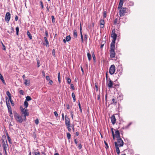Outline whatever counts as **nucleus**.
Returning <instances> with one entry per match:
<instances>
[{
	"label": "nucleus",
	"mask_w": 155,
	"mask_h": 155,
	"mask_svg": "<svg viewBox=\"0 0 155 155\" xmlns=\"http://www.w3.org/2000/svg\"><path fill=\"white\" fill-rule=\"evenodd\" d=\"M14 117L16 121L20 123H21L23 121V119L20 115L14 112Z\"/></svg>",
	"instance_id": "f257e3e1"
},
{
	"label": "nucleus",
	"mask_w": 155,
	"mask_h": 155,
	"mask_svg": "<svg viewBox=\"0 0 155 155\" xmlns=\"http://www.w3.org/2000/svg\"><path fill=\"white\" fill-rule=\"evenodd\" d=\"M111 37L113 39V40L112 41L110 45H115V41L117 37V35L114 32V30L112 31Z\"/></svg>",
	"instance_id": "f03ea898"
},
{
	"label": "nucleus",
	"mask_w": 155,
	"mask_h": 155,
	"mask_svg": "<svg viewBox=\"0 0 155 155\" xmlns=\"http://www.w3.org/2000/svg\"><path fill=\"white\" fill-rule=\"evenodd\" d=\"M115 45H110V56L111 58L115 57V53L114 51Z\"/></svg>",
	"instance_id": "7ed1b4c3"
},
{
	"label": "nucleus",
	"mask_w": 155,
	"mask_h": 155,
	"mask_svg": "<svg viewBox=\"0 0 155 155\" xmlns=\"http://www.w3.org/2000/svg\"><path fill=\"white\" fill-rule=\"evenodd\" d=\"M20 108L21 112L24 115V116L25 117V118H26V116L29 115V114L28 112V110H27V109H26L25 107L24 108L21 106L20 107Z\"/></svg>",
	"instance_id": "20e7f679"
},
{
	"label": "nucleus",
	"mask_w": 155,
	"mask_h": 155,
	"mask_svg": "<svg viewBox=\"0 0 155 155\" xmlns=\"http://www.w3.org/2000/svg\"><path fill=\"white\" fill-rule=\"evenodd\" d=\"M120 10V17L124 16L127 12V8H121Z\"/></svg>",
	"instance_id": "39448f33"
},
{
	"label": "nucleus",
	"mask_w": 155,
	"mask_h": 155,
	"mask_svg": "<svg viewBox=\"0 0 155 155\" xmlns=\"http://www.w3.org/2000/svg\"><path fill=\"white\" fill-rule=\"evenodd\" d=\"M106 84L109 88L113 87V82L110 78L109 79L108 81H107Z\"/></svg>",
	"instance_id": "423d86ee"
},
{
	"label": "nucleus",
	"mask_w": 155,
	"mask_h": 155,
	"mask_svg": "<svg viewBox=\"0 0 155 155\" xmlns=\"http://www.w3.org/2000/svg\"><path fill=\"white\" fill-rule=\"evenodd\" d=\"M115 71V67L114 65H112L109 69V72L111 75L113 74Z\"/></svg>",
	"instance_id": "0eeeda50"
},
{
	"label": "nucleus",
	"mask_w": 155,
	"mask_h": 155,
	"mask_svg": "<svg viewBox=\"0 0 155 155\" xmlns=\"http://www.w3.org/2000/svg\"><path fill=\"white\" fill-rule=\"evenodd\" d=\"M117 144L119 147H122L124 145V142L120 138H117Z\"/></svg>",
	"instance_id": "6e6552de"
},
{
	"label": "nucleus",
	"mask_w": 155,
	"mask_h": 155,
	"mask_svg": "<svg viewBox=\"0 0 155 155\" xmlns=\"http://www.w3.org/2000/svg\"><path fill=\"white\" fill-rule=\"evenodd\" d=\"M65 123L67 127L71 126L70 119L67 116H65Z\"/></svg>",
	"instance_id": "1a4fd4ad"
},
{
	"label": "nucleus",
	"mask_w": 155,
	"mask_h": 155,
	"mask_svg": "<svg viewBox=\"0 0 155 155\" xmlns=\"http://www.w3.org/2000/svg\"><path fill=\"white\" fill-rule=\"evenodd\" d=\"M11 18V15L9 12H7L5 16V20L6 21H8L7 22H8Z\"/></svg>",
	"instance_id": "9d476101"
},
{
	"label": "nucleus",
	"mask_w": 155,
	"mask_h": 155,
	"mask_svg": "<svg viewBox=\"0 0 155 155\" xmlns=\"http://www.w3.org/2000/svg\"><path fill=\"white\" fill-rule=\"evenodd\" d=\"M110 118L112 124L114 125L116 122V119L115 116L114 115H112L111 116Z\"/></svg>",
	"instance_id": "9b49d317"
},
{
	"label": "nucleus",
	"mask_w": 155,
	"mask_h": 155,
	"mask_svg": "<svg viewBox=\"0 0 155 155\" xmlns=\"http://www.w3.org/2000/svg\"><path fill=\"white\" fill-rule=\"evenodd\" d=\"M115 145L116 150V152L118 154H119L120 153V150L119 148V146L117 144V143L116 142L114 143Z\"/></svg>",
	"instance_id": "f8f14e48"
},
{
	"label": "nucleus",
	"mask_w": 155,
	"mask_h": 155,
	"mask_svg": "<svg viewBox=\"0 0 155 155\" xmlns=\"http://www.w3.org/2000/svg\"><path fill=\"white\" fill-rule=\"evenodd\" d=\"M124 0H120L119 4L118 7V9H120L123 6Z\"/></svg>",
	"instance_id": "ddd939ff"
},
{
	"label": "nucleus",
	"mask_w": 155,
	"mask_h": 155,
	"mask_svg": "<svg viewBox=\"0 0 155 155\" xmlns=\"http://www.w3.org/2000/svg\"><path fill=\"white\" fill-rule=\"evenodd\" d=\"M104 19H101L100 20V28H103L104 27Z\"/></svg>",
	"instance_id": "4468645a"
},
{
	"label": "nucleus",
	"mask_w": 155,
	"mask_h": 155,
	"mask_svg": "<svg viewBox=\"0 0 155 155\" xmlns=\"http://www.w3.org/2000/svg\"><path fill=\"white\" fill-rule=\"evenodd\" d=\"M115 137L117 138H118L120 137V132L118 130L115 131Z\"/></svg>",
	"instance_id": "2eb2a0df"
},
{
	"label": "nucleus",
	"mask_w": 155,
	"mask_h": 155,
	"mask_svg": "<svg viewBox=\"0 0 155 155\" xmlns=\"http://www.w3.org/2000/svg\"><path fill=\"white\" fill-rule=\"evenodd\" d=\"M8 147V145L7 144V142H6V143L4 142L3 145V149L4 150L5 152H6V150Z\"/></svg>",
	"instance_id": "dca6fc26"
},
{
	"label": "nucleus",
	"mask_w": 155,
	"mask_h": 155,
	"mask_svg": "<svg viewBox=\"0 0 155 155\" xmlns=\"http://www.w3.org/2000/svg\"><path fill=\"white\" fill-rule=\"evenodd\" d=\"M24 84L26 86H29L30 85V81L27 79L25 80Z\"/></svg>",
	"instance_id": "f3484780"
},
{
	"label": "nucleus",
	"mask_w": 155,
	"mask_h": 155,
	"mask_svg": "<svg viewBox=\"0 0 155 155\" xmlns=\"http://www.w3.org/2000/svg\"><path fill=\"white\" fill-rule=\"evenodd\" d=\"M73 35L74 37L76 38L77 37V31L76 30H74L73 31Z\"/></svg>",
	"instance_id": "a211bd4d"
},
{
	"label": "nucleus",
	"mask_w": 155,
	"mask_h": 155,
	"mask_svg": "<svg viewBox=\"0 0 155 155\" xmlns=\"http://www.w3.org/2000/svg\"><path fill=\"white\" fill-rule=\"evenodd\" d=\"M14 30L13 27H11L9 31H8L7 32L10 34H11L14 31Z\"/></svg>",
	"instance_id": "6ab92c4d"
},
{
	"label": "nucleus",
	"mask_w": 155,
	"mask_h": 155,
	"mask_svg": "<svg viewBox=\"0 0 155 155\" xmlns=\"http://www.w3.org/2000/svg\"><path fill=\"white\" fill-rule=\"evenodd\" d=\"M27 34L30 39H32V35L28 31H27Z\"/></svg>",
	"instance_id": "aec40b11"
},
{
	"label": "nucleus",
	"mask_w": 155,
	"mask_h": 155,
	"mask_svg": "<svg viewBox=\"0 0 155 155\" xmlns=\"http://www.w3.org/2000/svg\"><path fill=\"white\" fill-rule=\"evenodd\" d=\"M44 40H45V42H46V43L45 45H46V46H47L48 45V44H49V42L48 41L46 37H45L44 38Z\"/></svg>",
	"instance_id": "412c9836"
},
{
	"label": "nucleus",
	"mask_w": 155,
	"mask_h": 155,
	"mask_svg": "<svg viewBox=\"0 0 155 155\" xmlns=\"http://www.w3.org/2000/svg\"><path fill=\"white\" fill-rule=\"evenodd\" d=\"M6 135L7 136V138L8 139V141L9 143H11V139L10 138V137H9L8 134H6Z\"/></svg>",
	"instance_id": "4be33fe9"
},
{
	"label": "nucleus",
	"mask_w": 155,
	"mask_h": 155,
	"mask_svg": "<svg viewBox=\"0 0 155 155\" xmlns=\"http://www.w3.org/2000/svg\"><path fill=\"white\" fill-rule=\"evenodd\" d=\"M31 98L29 96H28L26 97V99L25 101H31Z\"/></svg>",
	"instance_id": "5701e85b"
},
{
	"label": "nucleus",
	"mask_w": 155,
	"mask_h": 155,
	"mask_svg": "<svg viewBox=\"0 0 155 155\" xmlns=\"http://www.w3.org/2000/svg\"><path fill=\"white\" fill-rule=\"evenodd\" d=\"M87 56L88 58V59L89 61H90L91 59V55L89 53H87Z\"/></svg>",
	"instance_id": "b1692460"
},
{
	"label": "nucleus",
	"mask_w": 155,
	"mask_h": 155,
	"mask_svg": "<svg viewBox=\"0 0 155 155\" xmlns=\"http://www.w3.org/2000/svg\"><path fill=\"white\" fill-rule=\"evenodd\" d=\"M73 99L74 102L76 101L75 96L74 93H72L71 95Z\"/></svg>",
	"instance_id": "393cba45"
},
{
	"label": "nucleus",
	"mask_w": 155,
	"mask_h": 155,
	"mask_svg": "<svg viewBox=\"0 0 155 155\" xmlns=\"http://www.w3.org/2000/svg\"><path fill=\"white\" fill-rule=\"evenodd\" d=\"M71 39V37L69 35L67 36L66 38V40L67 41H69Z\"/></svg>",
	"instance_id": "a878e982"
},
{
	"label": "nucleus",
	"mask_w": 155,
	"mask_h": 155,
	"mask_svg": "<svg viewBox=\"0 0 155 155\" xmlns=\"http://www.w3.org/2000/svg\"><path fill=\"white\" fill-rule=\"evenodd\" d=\"M24 105L25 107V108H27L28 107V103L27 101H25L24 103Z\"/></svg>",
	"instance_id": "bb28decb"
},
{
	"label": "nucleus",
	"mask_w": 155,
	"mask_h": 155,
	"mask_svg": "<svg viewBox=\"0 0 155 155\" xmlns=\"http://www.w3.org/2000/svg\"><path fill=\"white\" fill-rule=\"evenodd\" d=\"M58 82L59 83L61 82V77L60 72H59L58 74Z\"/></svg>",
	"instance_id": "cd10ccee"
},
{
	"label": "nucleus",
	"mask_w": 155,
	"mask_h": 155,
	"mask_svg": "<svg viewBox=\"0 0 155 155\" xmlns=\"http://www.w3.org/2000/svg\"><path fill=\"white\" fill-rule=\"evenodd\" d=\"M6 94L8 96V98H10V97H12L9 91H7L6 92Z\"/></svg>",
	"instance_id": "c85d7f7f"
},
{
	"label": "nucleus",
	"mask_w": 155,
	"mask_h": 155,
	"mask_svg": "<svg viewBox=\"0 0 155 155\" xmlns=\"http://www.w3.org/2000/svg\"><path fill=\"white\" fill-rule=\"evenodd\" d=\"M67 136L68 139L69 140L70 139L71 137V135L69 133H67Z\"/></svg>",
	"instance_id": "c756f323"
},
{
	"label": "nucleus",
	"mask_w": 155,
	"mask_h": 155,
	"mask_svg": "<svg viewBox=\"0 0 155 155\" xmlns=\"http://www.w3.org/2000/svg\"><path fill=\"white\" fill-rule=\"evenodd\" d=\"M67 83L68 84H70L71 83V80L70 78H67Z\"/></svg>",
	"instance_id": "7c9ffc66"
},
{
	"label": "nucleus",
	"mask_w": 155,
	"mask_h": 155,
	"mask_svg": "<svg viewBox=\"0 0 155 155\" xmlns=\"http://www.w3.org/2000/svg\"><path fill=\"white\" fill-rule=\"evenodd\" d=\"M16 35H18V32H19V27H16Z\"/></svg>",
	"instance_id": "2f4dec72"
},
{
	"label": "nucleus",
	"mask_w": 155,
	"mask_h": 155,
	"mask_svg": "<svg viewBox=\"0 0 155 155\" xmlns=\"http://www.w3.org/2000/svg\"><path fill=\"white\" fill-rule=\"evenodd\" d=\"M8 112L9 113H10L11 114H12V109H11V106H8Z\"/></svg>",
	"instance_id": "473e14b6"
},
{
	"label": "nucleus",
	"mask_w": 155,
	"mask_h": 155,
	"mask_svg": "<svg viewBox=\"0 0 155 155\" xmlns=\"http://www.w3.org/2000/svg\"><path fill=\"white\" fill-rule=\"evenodd\" d=\"M9 101H10V102H11L12 105L13 106L14 104L13 103V101L11 97H10V98H9Z\"/></svg>",
	"instance_id": "72a5a7b5"
},
{
	"label": "nucleus",
	"mask_w": 155,
	"mask_h": 155,
	"mask_svg": "<svg viewBox=\"0 0 155 155\" xmlns=\"http://www.w3.org/2000/svg\"><path fill=\"white\" fill-rule=\"evenodd\" d=\"M91 53H92V56L93 58V59L94 61H95V60H96V58L95 57V54L93 52H92Z\"/></svg>",
	"instance_id": "f704fd0d"
},
{
	"label": "nucleus",
	"mask_w": 155,
	"mask_h": 155,
	"mask_svg": "<svg viewBox=\"0 0 155 155\" xmlns=\"http://www.w3.org/2000/svg\"><path fill=\"white\" fill-rule=\"evenodd\" d=\"M112 102L111 103V104L113 103L116 104L117 103V101L114 98H113L112 100Z\"/></svg>",
	"instance_id": "c9c22d12"
},
{
	"label": "nucleus",
	"mask_w": 155,
	"mask_h": 155,
	"mask_svg": "<svg viewBox=\"0 0 155 155\" xmlns=\"http://www.w3.org/2000/svg\"><path fill=\"white\" fill-rule=\"evenodd\" d=\"M78 106H79V109H80V112H82V109L81 108V104H80L79 102Z\"/></svg>",
	"instance_id": "e433bc0d"
},
{
	"label": "nucleus",
	"mask_w": 155,
	"mask_h": 155,
	"mask_svg": "<svg viewBox=\"0 0 155 155\" xmlns=\"http://www.w3.org/2000/svg\"><path fill=\"white\" fill-rule=\"evenodd\" d=\"M107 16V13L106 11H104L103 12V17L104 18H105Z\"/></svg>",
	"instance_id": "4c0bfd02"
},
{
	"label": "nucleus",
	"mask_w": 155,
	"mask_h": 155,
	"mask_svg": "<svg viewBox=\"0 0 155 155\" xmlns=\"http://www.w3.org/2000/svg\"><path fill=\"white\" fill-rule=\"evenodd\" d=\"M19 93L22 95H24V92L22 90H20L19 91Z\"/></svg>",
	"instance_id": "58836bf2"
},
{
	"label": "nucleus",
	"mask_w": 155,
	"mask_h": 155,
	"mask_svg": "<svg viewBox=\"0 0 155 155\" xmlns=\"http://www.w3.org/2000/svg\"><path fill=\"white\" fill-rule=\"evenodd\" d=\"M1 42L2 45V46H3V49L5 51V50H6V48H5V46L3 44V43H2V41H1Z\"/></svg>",
	"instance_id": "ea45409f"
},
{
	"label": "nucleus",
	"mask_w": 155,
	"mask_h": 155,
	"mask_svg": "<svg viewBox=\"0 0 155 155\" xmlns=\"http://www.w3.org/2000/svg\"><path fill=\"white\" fill-rule=\"evenodd\" d=\"M35 124H36V125H37L38 124V123H39V120H38V119H36L35 120Z\"/></svg>",
	"instance_id": "a19ab883"
},
{
	"label": "nucleus",
	"mask_w": 155,
	"mask_h": 155,
	"mask_svg": "<svg viewBox=\"0 0 155 155\" xmlns=\"http://www.w3.org/2000/svg\"><path fill=\"white\" fill-rule=\"evenodd\" d=\"M52 21L53 23L55 22V18L54 16H51Z\"/></svg>",
	"instance_id": "79ce46f5"
},
{
	"label": "nucleus",
	"mask_w": 155,
	"mask_h": 155,
	"mask_svg": "<svg viewBox=\"0 0 155 155\" xmlns=\"http://www.w3.org/2000/svg\"><path fill=\"white\" fill-rule=\"evenodd\" d=\"M6 104L7 106V107L9 106H10V104L9 103V101H6Z\"/></svg>",
	"instance_id": "37998d69"
},
{
	"label": "nucleus",
	"mask_w": 155,
	"mask_h": 155,
	"mask_svg": "<svg viewBox=\"0 0 155 155\" xmlns=\"http://www.w3.org/2000/svg\"><path fill=\"white\" fill-rule=\"evenodd\" d=\"M81 42H82L83 43L84 42V40H83V36L82 33H81Z\"/></svg>",
	"instance_id": "c03bdc74"
},
{
	"label": "nucleus",
	"mask_w": 155,
	"mask_h": 155,
	"mask_svg": "<svg viewBox=\"0 0 155 155\" xmlns=\"http://www.w3.org/2000/svg\"><path fill=\"white\" fill-rule=\"evenodd\" d=\"M78 148L80 150L82 148V145L81 143H79V144H78Z\"/></svg>",
	"instance_id": "a18cd8bd"
},
{
	"label": "nucleus",
	"mask_w": 155,
	"mask_h": 155,
	"mask_svg": "<svg viewBox=\"0 0 155 155\" xmlns=\"http://www.w3.org/2000/svg\"><path fill=\"white\" fill-rule=\"evenodd\" d=\"M87 35L85 34L84 35V39L85 40L87 41Z\"/></svg>",
	"instance_id": "49530a36"
},
{
	"label": "nucleus",
	"mask_w": 155,
	"mask_h": 155,
	"mask_svg": "<svg viewBox=\"0 0 155 155\" xmlns=\"http://www.w3.org/2000/svg\"><path fill=\"white\" fill-rule=\"evenodd\" d=\"M46 79L47 80L49 81L50 80V78L48 76H46Z\"/></svg>",
	"instance_id": "de8ad7c7"
},
{
	"label": "nucleus",
	"mask_w": 155,
	"mask_h": 155,
	"mask_svg": "<svg viewBox=\"0 0 155 155\" xmlns=\"http://www.w3.org/2000/svg\"><path fill=\"white\" fill-rule=\"evenodd\" d=\"M71 87L73 90H74V88L73 84H71Z\"/></svg>",
	"instance_id": "09e8293b"
},
{
	"label": "nucleus",
	"mask_w": 155,
	"mask_h": 155,
	"mask_svg": "<svg viewBox=\"0 0 155 155\" xmlns=\"http://www.w3.org/2000/svg\"><path fill=\"white\" fill-rule=\"evenodd\" d=\"M34 155H40V153L39 152H35Z\"/></svg>",
	"instance_id": "8fccbe9b"
},
{
	"label": "nucleus",
	"mask_w": 155,
	"mask_h": 155,
	"mask_svg": "<svg viewBox=\"0 0 155 155\" xmlns=\"http://www.w3.org/2000/svg\"><path fill=\"white\" fill-rule=\"evenodd\" d=\"M54 115L56 117H57L58 115V114L56 111H54Z\"/></svg>",
	"instance_id": "3c124183"
},
{
	"label": "nucleus",
	"mask_w": 155,
	"mask_h": 155,
	"mask_svg": "<svg viewBox=\"0 0 155 155\" xmlns=\"http://www.w3.org/2000/svg\"><path fill=\"white\" fill-rule=\"evenodd\" d=\"M40 5L41 6L42 8H43L44 7H43V3H42V2L40 1Z\"/></svg>",
	"instance_id": "603ef678"
},
{
	"label": "nucleus",
	"mask_w": 155,
	"mask_h": 155,
	"mask_svg": "<svg viewBox=\"0 0 155 155\" xmlns=\"http://www.w3.org/2000/svg\"><path fill=\"white\" fill-rule=\"evenodd\" d=\"M67 127L68 131H70L71 130V126H67Z\"/></svg>",
	"instance_id": "864d4df0"
},
{
	"label": "nucleus",
	"mask_w": 155,
	"mask_h": 155,
	"mask_svg": "<svg viewBox=\"0 0 155 155\" xmlns=\"http://www.w3.org/2000/svg\"><path fill=\"white\" fill-rule=\"evenodd\" d=\"M55 51L54 49H53L52 50V54L54 56L55 55Z\"/></svg>",
	"instance_id": "5fc2aeb1"
},
{
	"label": "nucleus",
	"mask_w": 155,
	"mask_h": 155,
	"mask_svg": "<svg viewBox=\"0 0 155 155\" xmlns=\"http://www.w3.org/2000/svg\"><path fill=\"white\" fill-rule=\"evenodd\" d=\"M18 19V17L17 15L15 17V21H17Z\"/></svg>",
	"instance_id": "6e6d98bb"
},
{
	"label": "nucleus",
	"mask_w": 155,
	"mask_h": 155,
	"mask_svg": "<svg viewBox=\"0 0 155 155\" xmlns=\"http://www.w3.org/2000/svg\"><path fill=\"white\" fill-rule=\"evenodd\" d=\"M71 128L73 129V131L74 132V125H71Z\"/></svg>",
	"instance_id": "4d7b16f0"
},
{
	"label": "nucleus",
	"mask_w": 155,
	"mask_h": 155,
	"mask_svg": "<svg viewBox=\"0 0 155 155\" xmlns=\"http://www.w3.org/2000/svg\"><path fill=\"white\" fill-rule=\"evenodd\" d=\"M37 64H38V67H39L40 66V64H39V61H37Z\"/></svg>",
	"instance_id": "13d9d810"
},
{
	"label": "nucleus",
	"mask_w": 155,
	"mask_h": 155,
	"mask_svg": "<svg viewBox=\"0 0 155 155\" xmlns=\"http://www.w3.org/2000/svg\"><path fill=\"white\" fill-rule=\"evenodd\" d=\"M100 99V95L98 94L97 95V99L98 100H99Z\"/></svg>",
	"instance_id": "bf43d9fd"
},
{
	"label": "nucleus",
	"mask_w": 155,
	"mask_h": 155,
	"mask_svg": "<svg viewBox=\"0 0 155 155\" xmlns=\"http://www.w3.org/2000/svg\"><path fill=\"white\" fill-rule=\"evenodd\" d=\"M66 107L68 109H70V106L69 104H67L66 105Z\"/></svg>",
	"instance_id": "052dcab7"
},
{
	"label": "nucleus",
	"mask_w": 155,
	"mask_h": 155,
	"mask_svg": "<svg viewBox=\"0 0 155 155\" xmlns=\"http://www.w3.org/2000/svg\"><path fill=\"white\" fill-rule=\"evenodd\" d=\"M45 34L46 36L47 37H48V32L47 31H45Z\"/></svg>",
	"instance_id": "680f3d73"
},
{
	"label": "nucleus",
	"mask_w": 155,
	"mask_h": 155,
	"mask_svg": "<svg viewBox=\"0 0 155 155\" xmlns=\"http://www.w3.org/2000/svg\"><path fill=\"white\" fill-rule=\"evenodd\" d=\"M52 83H53V81L51 80H50L49 84H50L51 85Z\"/></svg>",
	"instance_id": "e2e57ef3"
},
{
	"label": "nucleus",
	"mask_w": 155,
	"mask_h": 155,
	"mask_svg": "<svg viewBox=\"0 0 155 155\" xmlns=\"http://www.w3.org/2000/svg\"><path fill=\"white\" fill-rule=\"evenodd\" d=\"M62 118L63 120H64V113H63L62 114Z\"/></svg>",
	"instance_id": "0e129e2a"
},
{
	"label": "nucleus",
	"mask_w": 155,
	"mask_h": 155,
	"mask_svg": "<svg viewBox=\"0 0 155 155\" xmlns=\"http://www.w3.org/2000/svg\"><path fill=\"white\" fill-rule=\"evenodd\" d=\"M10 114L9 116H10V117L12 118V117H13V115H12V114H11L10 113H9Z\"/></svg>",
	"instance_id": "69168bd1"
},
{
	"label": "nucleus",
	"mask_w": 155,
	"mask_h": 155,
	"mask_svg": "<svg viewBox=\"0 0 155 155\" xmlns=\"http://www.w3.org/2000/svg\"><path fill=\"white\" fill-rule=\"evenodd\" d=\"M74 142H75V143L76 144H77L78 142H77V139H75L74 140Z\"/></svg>",
	"instance_id": "338daca9"
},
{
	"label": "nucleus",
	"mask_w": 155,
	"mask_h": 155,
	"mask_svg": "<svg viewBox=\"0 0 155 155\" xmlns=\"http://www.w3.org/2000/svg\"><path fill=\"white\" fill-rule=\"evenodd\" d=\"M46 9H47V11L48 12H49V8L48 7V6H47V7H46Z\"/></svg>",
	"instance_id": "774afa93"
}]
</instances>
